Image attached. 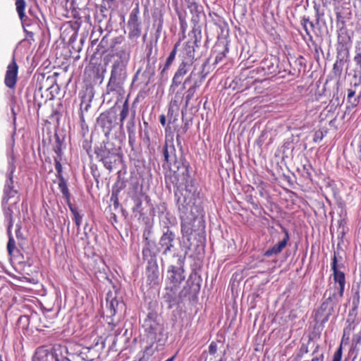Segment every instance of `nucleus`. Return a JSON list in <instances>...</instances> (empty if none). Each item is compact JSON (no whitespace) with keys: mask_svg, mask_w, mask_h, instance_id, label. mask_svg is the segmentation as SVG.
I'll use <instances>...</instances> for the list:
<instances>
[{"mask_svg":"<svg viewBox=\"0 0 361 361\" xmlns=\"http://www.w3.org/2000/svg\"><path fill=\"white\" fill-rule=\"evenodd\" d=\"M171 181L176 188L174 194L177 205L178 199H185V205L188 207L189 209L195 203H200L202 205L195 181L190 178V168H188L187 176H184L180 171H178L173 174V177L171 178Z\"/></svg>","mask_w":361,"mask_h":361,"instance_id":"1","label":"nucleus"},{"mask_svg":"<svg viewBox=\"0 0 361 361\" xmlns=\"http://www.w3.org/2000/svg\"><path fill=\"white\" fill-rule=\"evenodd\" d=\"M161 152L164 157V168H169L173 174L180 171L187 176L188 168H190V164L183 156L182 147L179 148L178 152L176 150L173 135H166Z\"/></svg>","mask_w":361,"mask_h":361,"instance_id":"2","label":"nucleus"},{"mask_svg":"<svg viewBox=\"0 0 361 361\" xmlns=\"http://www.w3.org/2000/svg\"><path fill=\"white\" fill-rule=\"evenodd\" d=\"M200 42V37H198L195 35L194 41L187 42L183 46L179 55V57L180 58V63L174 73L171 84L170 85L171 92H175L176 88L178 87L181 85L184 76L190 71V67L194 63L195 47H198V43Z\"/></svg>","mask_w":361,"mask_h":361,"instance_id":"3","label":"nucleus"},{"mask_svg":"<svg viewBox=\"0 0 361 361\" xmlns=\"http://www.w3.org/2000/svg\"><path fill=\"white\" fill-rule=\"evenodd\" d=\"M185 199H178V209L179 212V217L181 219L180 227L181 234L183 238H186L189 242L190 236L192 234V222L196 221L199 216L203 215V206L198 203L189 209L188 207L185 205Z\"/></svg>","mask_w":361,"mask_h":361,"instance_id":"4","label":"nucleus"},{"mask_svg":"<svg viewBox=\"0 0 361 361\" xmlns=\"http://www.w3.org/2000/svg\"><path fill=\"white\" fill-rule=\"evenodd\" d=\"M331 269L334 271V279L338 284V287L331 288L326 291L324 296L328 295V298L322 303V307L324 309L329 308V311L332 310L334 306L338 304L342 298L344 293L345 278L343 272L339 271L337 268V259L336 253L333 258Z\"/></svg>","mask_w":361,"mask_h":361,"instance_id":"5","label":"nucleus"},{"mask_svg":"<svg viewBox=\"0 0 361 361\" xmlns=\"http://www.w3.org/2000/svg\"><path fill=\"white\" fill-rule=\"evenodd\" d=\"M200 288V286L199 283H194L193 282H190L188 279L186 282V285L178 295L176 294L177 288L173 289V286H166V293L164 294V298L166 301L169 303V307H172L184 301H191L194 300Z\"/></svg>","mask_w":361,"mask_h":361,"instance_id":"6","label":"nucleus"},{"mask_svg":"<svg viewBox=\"0 0 361 361\" xmlns=\"http://www.w3.org/2000/svg\"><path fill=\"white\" fill-rule=\"evenodd\" d=\"M94 152L97 159L109 171L121 161V149L116 147L111 142L101 144L95 148Z\"/></svg>","mask_w":361,"mask_h":361,"instance_id":"7","label":"nucleus"},{"mask_svg":"<svg viewBox=\"0 0 361 361\" xmlns=\"http://www.w3.org/2000/svg\"><path fill=\"white\" fill-rule=\"evenodd\" d=\"M127 79V66L112 63L110 78L106 85V94L121 92Z\"/></svg>","mask_w":361,"mask_h":361,"instance_id":"8","label":"nucleus"},{"mask_svg":"<svg viewBox=\"0 0 361 361\" xmlns=\"http://www.w3.org/2000/svg\"><path fill=\"white\" fill-rule=\"evenodd\" d=\"M157 313L150 312L142 324L145 336L151 347L154 343L161 341L164 331L163 326L157 322Z\"/></svg>","mask_w":361,"mask_h":361,"instance_id":"9","label":"nucleus"},{"mask_svg":"<svg viewBox=\"0 0 361 361\" xmlns=\"http://www.w3.org/2000/svg\"><path fill=\"white\" fill-rule=\"evenodd\" d=\"M177 265L169 266L166 276L167 286H173V289H176L185 278L183 269L185 256L177 255Z\"/></svg>","mask_w":361,"mask_h":361,"instance_id":"10","label":"nucleus"},{"mask_svg":"<svg viewBox=\"0 0 361 361\" xmlns=\"http://www.w3.org/2000/svg\"><path fill=\"white\" fill-rule=\"evenodd\" d=\"M175 240L176 233L172 230L168 228L163 230L157 246V250L161 253L162 256L167 257L173 255L174 257H177L178 255L175 253Z\"/></svg>","mask_w":361,"mask_h":361,"instance_id":"11","label":"nucleus"},{"mask_svg":"<svg viewBox=\"0 0 361 361\" xmlns=\"http://www.w3.org/2000/svg\"><path fill=\"white\" fill-rule=\"evenodd\" d=\"M121 37H116L113 39L111 44V52L112 55L116 56L114 63L128 66L130 58V51L127 46H118L121 43Z\"/></svg>","mask_w":361,"mask_h":361,"instance_id":"12","label":"nucleus"},{"mask_svg":"<svg viewBox=\"0 0 361 361\" xmlns=\"http://www.w3.org/2000/svg\"><path fill=\"white\" fill-rule=\"evenodd\" d=\"M117 114L116 111L111 109L105 112L102 113L97 118V125L102 128V131L105 136H108L112 129L117 124Z\"/></svg>","mask_w":361,"mask_h":361,"instance_id":"13","label":"nucleus"},{"mask_svg":"<svg viewBox=\"0 0 361 361\" xmlns=\"http://www.w3.org/2000/svg\"><path fill=\"white\" fill-rule=\"evenodd\" d=\"M16 170V166L13 163H10L8 168L7 178L6 180L4 190V197L2 200V204L8 203L9 199L15 197L17 194V190L13 188V175Z\"/></svg>","mask_w":361,"mask_h":361,"instance_id":"14","label":"nucleus"},{"mask_svg":"<svg viewBox=\"0 0 361 361\" xmlns=\"http://www.w3.org/2000/svg\"><path fill=\"white\" fill-rule=\"evenodd\" d=\"M282 232L283 235L279 238V241L264 252L265 257L278 255L286 247L290 240L289 233L286 228H282Z\"/></svg>","mask_w":361,"mask_h":361,"instance_id":"15","label":"nucleus"},{"mask_svg":"<svg viewBox=\"0 0 361 361\" xmlns=\"http://www.w3.org/2000/svg\"><path fill=\"white\" fill-rule=\"evenodd\" d=\"M18 72V66L16 61L15 56H13L12 60L7 66L6 71L4 83L6 87L13 89L16 87Z\"/></svg>","mask_w":361,"mask_h":361,"instance_id":"16","label":"nucleus"},{"mask_svg":"<svg viewBox=\"0 0 361 361\" xmlns=\"http://www.w3.org/2000/svg\"><path fill=\"white\" fill-rule=\"evenodd\" d=\"M187 8L192 15L191 20L196 25L200 22V16L203 13V8L197 0H184Z\"/></svg>","mask_w":361,"mask_h":361,"instance_id":"17","label":"nucleus"},{"mask_svg":"<svg viewBox=\"0 0 361 361\" xmlns=\"http://www.w3.org/2000/svg\"><path fill=\"white\" fill-rule=\"evenodd\" d=\"M157 247L155 248V243L148 238H145L144 240V247L142 248V256L144 259L147 260L149 264L155 262V257L157 255Z\"/></svg>","mask_w":361,"mask_h":361,"instance_id":"18","label":"nucleus"},{"mask_svg":"<svg viewBox=\"0 0 361 361\" xmlns=\"http://www.w3.org/2000/svg\"><path fill=\"white\" fill-rule=\"evenodd\" d=\"M109 300V297L108 296L106 298L107 311L110 317L116 316L117 313L125 310V304L122 300L116 298H113L110 301Z\"/></svg>","mask_w":361,"mask_h":361,"instance_id":"19","label":"nucleus"},{"mask_svg":"<svg viewBox=\"0 0 361 361\" xmlns=\"http://www.w3.org/2000/svg\"><path fill=\"white\" fill-rule=\"evenodd\" d=\"M59 350L62 351L66 357L67 361H85L84 357L80 354V346L75 349H68L66 346L61 345Z\"/></svg>","mask_w":361,"mask_h":361,"instance_id":"20","label":"nucleus"},{"mask_svg":"<svg viewBox=\"0 0 361 361\" xmlns=\"http://www.w3.org/2000/svg\"><path fill=\"white\" fill-rule=\"evenodd\" d=\"M20 20L27 37L32 39L34 36L32 28L38 27L37 20L36 18L30 19L27 16H25Z\"/></svg>","mask_w":361,"mask_h":361,"instance_id":"21","label":"nucleus"},{"mask_svg":"<svg viewBox=\"0 0 361 361\" xmlns=\"http://www.w3.org/2000/svg\"><path fill=\"white\" fill-rule=\"evenodd\" d=\"M144 195L141 192H135L131 196V201L133 202L132 212L134 214H138L140 216L143 214L142 202Z\"/></svg>","mask_w":361,"mask_h":361,"instance_id":"22","label":"nucleus"},{"mask_svg":"<svg viewBox=\"0 0 361 361\" xmlns=\"http://www.w3.org/2000/svg\"><path fill=\"white\" fill-rule=\"evenodd\" d=\"M177 53V44L175 45L173 50L170 52L167 57L163 69L161 71L160 77L161 80L166 81L168 79L166 71L169 70L171 64L173 63Z\"/></svg>","mask_w":361,"mask_h":361,"instance_id":"23","label":"nucleus"},{"mask_svg":"<svg viewBox=\"0 0 361 361\" xmlns=\"http://www.w3.org/2000/svg\"><path fill=\"white\" fill-rule=\"evenodd\" d=\"M147 280L151 284L157 285L159 283V272L156 262L149 264L147 270Z\"/></svg>","mask_w":361,"mask_h":361,"instance_id":"24","label":"nucleus"},{"mask_svg":"<svg viewBox=\"0 0 361 361\" xmlns=\"http://www.w3.org/2000/svg\"><path fill=\"white\" fill-rule=\"evenodd\" d=\"M80 354L83 355L85 361H94L99 357L98 351L93 347H80Z\"/></svg>","mask_w":361,"mask_h":361,"instance_id":"25","label":"nucleus"},{"mask_svg":"<svg viewBox=\"0 0 361 361\" xmlns=\"http://www.w3.org/2000/svg\"><path fill=\"white\" fill-rule=\"evenodd\" d=\"M194 75H195V73H194V71H192L190 73V75L185 79V80L182 81L181 84H183V86H182L181 89L180 90H177V91H176V90H175V92H173L175 94V96H174V99L173 100V102L175 104H178V103H180V102H182V100L183 99V96L182 92L185 88V85H187L189 82H190V81L192 80V78H193ZM177 88L178 87H176V89H177ZM169 92L170 93H173L170 90H169Z\"/></svg>","mask_w":361,"mask_h":361,"instance_id":"26","label":"nucleus"},{"mask_svg":"<svg viewBox=\"0 0 361 361\" xmlns=\"http://www.w3.org/2000/svg\"><path fill=\"white\" fill-rule=\"evenodd\" d=\"M262 69L264 75L273 74L276 72L277 66L273 61V59H265L261 62L260 66L257 69Z\"/></svg>","mask_w":361,"mask_h":361,"instance_id":"27","label":"nucleus"},{"mask_svg":"<svg viewBox=\"0 0 361 361\" xmlns=\"http://www.w3.org/2000/svg\"><path fill=\"white\" fill-rule=\"evenodd\" d=\"M361 89V73L358 71H354L353 80L350 82V87L348 89V92H355L358 93Z\"/></svg>","mask_w":361,"mask_h":361,"instance_id":"28","label":"nucleus"},{"mask_svg":"<svg viewBox=\"0 0 361 361\" xmlns=\"http://www.w3.org/2000/svg\"><path fill=\"white\" fill-rule=\"evenodd\" d=\"M61 345H55L51 353L47 356V361H67L65 354L59 350Z\"/></svg>","mask_w":361,"mask_h":361,"instance_id":"29","label":"nucleus"},{"mask_svg":"<svg viewBox=\"0 0 361 361\" xmlns=\"http://www.w3.org/2000/svg\"><path fill=\"white\" fill-rule=\"evenodd\" d=\"M300 23L305 31L306 35L309 37L310 39H312L311 31H314L315 29V25L312 21L310 20L309 17L303 16L301 19Z\"/></svg>","mask_w":361,"mask_h":361,"instance_id":"30","label":"nucleus"},{"mask_svg":"<svg viewBox=\"0 0 361 361\" xmlns=\"http://www.w3.org/2000/svg\"><path fill=\"white\" fill-rule=\"evenodd\" d=\"M361 98V89L358 92V93H355V92H349L347 95V102L349 105L354 108L356 107L359 103Z\"/></svg>","mask_w":361,"mask_h":361,"instance_id":"31","label":"nucleus"},{"mask_svg":"<svg viewBox=\"0 0 361 361\" xmlns=\"http://www.w3.org/2000/svg\"><path fill=\"white\" fill-rule=\"evenodd\" d=\"M59 179V188L61 193L63 194V197H65L67 204L68 205L69 203H71L70 201L71 194L68 188L66 180L63 177H61V178Z\"/></svg>","mask_w":361,"mask_h":361,"instance_id":"32","label":"nucleus"},{"mask_svg":"<svg viewBox=\"0 0 361 361\" xmlns=\"http://www.w3.org/2000/svg\"><path fill=\"white\" fill-rule=\"evenodd\" d=\"M68 206L69 207L70 211L74 216L73 220L75 221V225L78 227V230H79L82 223L83 215L79 213L77 208L72 203H69Z\"/></svg>","mask_w":361,"mask_h":361,"instance_id":"33","label":"nucleus"},{"mask_svg":"<svg viewBox=\"0 0 361 361\" xmlns=\"http://www.w3.org/2000/svg\"><path fill=\"white\" fill-rule=\"evenodd\" d=\"M200 84L195 80L193 83V85L188 88V90L185 92V106H187L189 103V102L192 99L193 97L195 92H196L197 89L200 87Z\"/></svg>","mask_w":361,"mask_h":361,"instance_id":"34","label":"nucleus"},{"mask_svg":"<svg viewBox=\"0 0 361 361\" xmlns=\"http://www.w3.org/2000/svg\"><path fill=\"white\" fill-rule=\"evenodd\" d=\"M7 204H2L4 207V214L5 219L8 221V233H10V230L13 226V211L9 207H6Z\"/></svg>","mask_w":361,"mask_h":361,"instance_id":"35","label":"nucleus"},{"mask_svg":"<svg viewBox=\"0 0 361 361\" xmlns=\"http://www.w3.org/2000/svg\"><path fill=\"white\" fill-rule=\"evenodd\" d=\"M130 37H138L141 34V23L128 24Z\"/></svg>","mask_w":361,"mask_h":361,"instance_id":"36","label":"nucleus"},{"mask_svg":"<svg viewBox=\"0 0 361 361\" xmlns=\"http://www.w3.org/2000/svg\"><path fill=\"white\" fill-rule=\"evenodd\" d=\"M355 56H354V61L356 63V68L354 71H358L361 73V42L357 43L355 47Z\"/></svg>","mask_w":361,"mask_h":361,"instance_id":"37","label":"nucleus"},{"mask_svg":"<svg viewBox=\"0 0 361 361\" xmlns=\"http://www.w3.org/2000/svg\"><path fill=\"white\" fill-rule=\"evenodd\" d=\"M172 216H170L169 213L163 214L161 216V224L163 226V230L170 229V225H172L173 223L171 221Z\"/></svg>","mask_w":361,"mask_h":361,"instance_id":"38","label":"nucleus"},{"mask_svg":"<svg viewBox=\"0 0 361 361\" xmlns=\"http://www.w3.org/2000/svg\"><path fill=\"white\" fill-rule=\"evenodd\" d=\"M16 11L20 19H23L25 15V0H16Z\"/></svg>","mask_w":361,"mask_h":361,"instance_id":"39","label":"nucleus"},{"mask_svg":"<svg viewBox=\"0 0 361 361\" xmlns=\"http://www.w3.org/2000/svg\"><path fill=\"white\" fill-rule=\"evenodd\" d=\"M139 8L137 6L133 8L129 15L128 24L140 23L138 18Z\"/></svg>","mask_w":361,"mask_h":361,"instance_id":"40","label":"nucleus"},{"mask_svg":"<svg viewBox=\"0 0 361 361\" xmlns=\"http://www.w3.org/2000/svg\"><path fill=\"white\" fill-rule=\"evenodd\" d=\"M155 73V67L154 63H150L149 61H148L146 68L143 72V75L148 78V80H150V78L154 75Z\"/></svg>","mask_w":361,"mask_h":361,"instance_id":"41","label":"nucleus"},{"mask_svg":"<svg viewBox=\"0 0 361 361\" xmlns=\"http://www.w3.org/2000/svg\"><path fill=\"white\" fill-rule=\"evenodd\" d=\"M129 113V106L128 102L127 100L125 101V102L123 104L122 109L120 112V121L121 125L122 126L124 120L126 118Z\"/></svg>","mask_w":361,"mask_h":361,"instance_id":"42","label":"nucleus"},{"mask_svg":"<svg viewBox=\"0 0 361 361\" xmlns=\"http://www.w3.org/2000/svg\"><path fill=\"white\" fill-rule=\"evenodd\" d=\"M8 233L9 239L8 242L7 243V250L10 256H12L13 252L14 251L16 248V242L14 238L11 235V232L10 231V233Z\"/></svg>","mask_w":361,"mask_h":361,"instance_id":"43","label":"nucleus"},{"mask_svg":"<svg viewBox=\"0 0 361 361\" xmlns=\"http://www.w3.org/2000/svg\"><path fill=\"white\" fill-rule=\"evenodd\" d=\"M311 343V339H309L307 343H302L299 352L298 354V357H302L304 355L307 354L309 352L308 345Z\"/></svg>","mask_w":361,"mask_h":361,"instance_id":"44","label":"nucleus"},{"mask_svg":"<svg viewBox=\"0 0 361 361\" xmlns=\"http://www.w3.org/2000/svg\"><path fill=\"white\" fill-rule=\"evenodd\" d=\"M54 162H55V169L57 172V177L58 178H61V177H63L62 176V165L61 164V158L59 157H54Z\"/></svg>","mask_w":361,"mask_h":361,"instance_id":"45","label":"nucleus"},{"mask_svg":"<svg viewBox=\"0 0 361 361\" xmlns=\"http://www.w3.org/2000/svg\"><path fill=\"white\" fill-rule=\"evenodd\" d=\"M152 347L148 346L145 348L143 355L137 361H147L152 351Z\"/></svg>","mask_w":361,"mask_h":361,"instance_id":"46","label":"nucleus"},{"mask_svg":"<svg viewBox=\"0 0 361 361\" xmlns=\"http://www.w3.org/2000/svg\"><path fill=\"white\" fill-rule=\"evenodd\" d=\"M126 128H127L128 134H131V132L133 134H136L135 133V122H134L133 119H131L130 121H128Z\"/></svg>","mask_w":361,"mask_h":361,"instance_id":"47","label":"nucleus"},{"mask_svg":"<svg viewBox=\"0 0 361 361\" xmlns=\"http://www.w3.org/2000/svg\"><path fill=\"white\" fill-rule=\"evenodd\" d=\"M342 357V347L340 346L334 353L332 361H341Z\"/></svg>","mask_w":361,"mask_h":361,"instance_id":"48","label":"nucleus"},{"mask_svg":"<svg viewBox=\"0 0 361 361\" xmlns=\"http://www.w3.org/2000/svg\"><path fill=\"white\" fill-rule=\"evenodd\" d=\"M217 343L212 341L209 345L208 352L210 355H214L217 352Z\"/></svg>","mask_w":361,"mask_h":361,"instance_id":"49","label":"nucleus"},{"mask_svg":"<svg viewBox=\"0 0 361 361\" xmlns=\"http://www.w3.org/2000/svg\"><path fill=\"white\" fill-rule=\"evenodd\" d=\"M342 61H336L334 64V71L336 73L340 74L342 71Z\"/></svg>","mask_w":361,"mask_h":361,"instance_id":"50","label":"nucleus"},{"mask_svg":"<svg viewBox=\"0 0 361 361\" xmlns=\"http://www.w3.org/2000/svg\"><path fill=\"white\" fill-rule=\"evenodd\" d=\"M136 134H133L131 132V134H128V143L129 145L133 148L136 142Z\"/></svg>","mask_w":361,"mask_h":361,"instance_id":"51","label":"nucleus"},{"mask_svg":"<svg viewBox=\"0 0 361 361\" xmlns=\"http://www.w3.org/2000/svg\"><path fill=\"white\" fill-rule=\"evenodd\" d=\"M54 152L57 154V157L61 158L62 153L61 143L58 142L56 146L54 147Z\"/></svg>","mask_w":361,"mask_h":361,"instance_id":"52","label":"nucleus"},{"mask_svg":"<svg viewBox=\"0 0 361 361\" xmlns=\"http://www.w3.org/2000/svg\"><path fill=\"white\" fill-rule=\"evenodd\" d=\"M124 186H125V185H124L123 183V182L120 183V181L118 180V181H117V182L116 183V184H115V185H114V189L115 188H118L116 189V192L118 193V192H120V191H121V190L124 188Z\"/></svg>","mask_w":361,"mask_h":361,"instance_id":"53","label":"nucleus"},{"mask_svg":"<svg viewBox=\"0 0 361 361\" xmlns=\"http://www.w3.org/2000/svg\"><path fill=\"white\" fill-rule=\"evenodd\" d=\"M320 134H322V133H320ZM322 138H323L322 135H319L318 133H316L314 135V142L321 141L322 140Z\"/></svg>","mask_w":361,"mask_h":361,"instance_id":"54","label":"nucleus"},{"mask_svg":"<svg viewBox=\"0 0 361 361\" xmlns=\"http://www.w3.org/2000/svg\"><path fill=\"white\" fill-rule=\"evenodd\" d=\"M159 121L161 126H164L166 125V117L164 114L159 116Z\"/></svg>","mask_w":361,"mask_h":361,"instance_id":"55","label":"nucleus"},{"mask_svg":"<svg viewBox=\"0 0 361 361\" xmlns=\"http://www.w3.org/2000/svg\"><path fill=\"white\" fill-rule=\"evenodd\" d=\"M80 119L81 123V126L83 128L85 126V118L82 111H81L80 113Z\"/></svg>","mask_w":361,"mask_h":361,"instance_id":"56","label":"nucleus"},{"mask_svg":"<svg viewBox=\"0 0 361 361\" xmlns=\"http://www.w3.org/2000/svg\"><path fill=\"white\" fill-rule=\"evenodd\" d=\"M225 56L224 54H219L216 56L215 62L218 63L219 61H221L223 58Z\"/></svg>","mask_w":361,"mask_h":361,"instance_id":"57","label":"nucleus"},{"mask_svg":"<svg viewBox=\"0 0 361 361\" xmlns=\"http://www.w3.org/2000/svg\"><path fill=\"white\" fill-rule=\"evenodd\" d=\"M355 326H353V327H351L350 325H349L348 327H346L345 329H344V335L345 334V333L348 331L349 333V331L351 330V329H354Z\"/></svg>","mask_w":361,"mask_h":361,"instance_id":"58","label":"nucleus"},{"mask_svg":"<svg viewBox=\"0 0 361 361\" xmlns=\"http://www.w3.org/2000/svg\"><path fill=\"white\" fill-rule=\"evenodd\" d=\"M11 111H12V114H13V121L16 122V113L15 112L13 106L11 107Z\"/></svg>","mask_w":361,"mask_h":361,"instance_id":"59","label":"nucleus"},{"mask_svg":"<svg viewBox=\"0 0 361 361\" xmlns=\"http://www.w3.org/2000/svg\"><path fill=\"white\" fill-rule=\"evenodd\" d=\"M176 142L178 145H180V147H181V141H180V135H176Z\"/></svg>","mask_w":361,"mask_h":361,"instance_id":"60","label":"nucleus"},{"mask_svg":"<svg viewBox=\"0 0 361 361\" xmlns=\"http://www.w3.org/2000/svg\"><path fill=\"white\" fill-rule=\"evenodd\" d=\"M190 250V244H189L186 246V249L185 251V256L188 254V250Z\"/></svg>","mask_w":361,"mask_h":361,"instance_id":"61","label":"nucleus"},{"mask_svg":"<svg viewBox=\"0 0 361 361\" xmlns=\"http://www.w3.org/2000/svg\"><path fill=\"white\" fill-rule=\"evenodd\" d=\"M116 204H118V200L117 197H116L114 200V205Z\"/></svg>","mask_w":361,"mask_h":361,"instance_id":"62","label":"nucleus"},{"mask_svg":"<svg viewBox=\"0 0 361 361\" xmlns=\"http://www.w3.org/2000/svg\"><path fill=\"white\" fill-rule=\"evenodd\" d=\"M145 136H146V138H147V141H149V137L148 135L147 131L145 132Z\"/></svg>","mask_w":361,"mask_h":361,"instance_id":"63","label":"nucleus"},{"mask_svg":"<svg viewBox=\"0 0 361 361\" xmlns=\"http://www.w3.org/2000/svg\"><path fill=\"white\" fill-rule=\"evenodd\" d=\"M173 360H174V356H173V357H170V358L167 359V360H165V361H173Z\"/></svg>","mask_w":361,"mask_h":361,"instance_id":"64","label":"nucleus"}]
</instances>
